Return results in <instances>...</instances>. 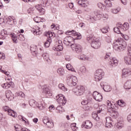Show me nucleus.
Wrapping results in <instances>:
<instances>
[{"label":"nucleus","mask_w":131,"mask_h":131,"mask_svg":"<svg viewBox=\"0 0 131 131\" xmlns=\"http://www.w3.org/2000/svg\"><path fill=\"white\" fill-rule=\"evenodd\" d=\"M30 51L31 53H34L35 55L37 54V48L35 46H32L30 47Z\"/></svg>","instance_id":"473e14b6"},{"label":"nucleus","mask_w":131,"mask_h":131,"mask_svg":"<svg viewBox=\"0 0 131 131\" xmlns=\"http://www.w3.org/2000/svg\"><path fill=\"white\" fill-rule=\"evenodd\" d=\"M30 106L33 107V108H36L37 106H38V102L35 101L33 99H31L29 101Z\"/></svg>","instance_id":"a878e982"},{"label":"nucleus","mask_w":131,"mask_h":131,"mask_svg":"<svg viewBox=\"0 0 131 131\" xmlns=\"http://www.w3.org/2000/svg\"><path fill=\"white\" fill-rule=\"evenodd\" d=\"M103 112V110H100L97 111V113H93L92 115V117L93 119H95L96 121H99L100 120V117H99L98 114Z\"/></svg>","instance_id":"412c9836"},{"label":"nucleus","mask_w":131,"mask_h":131,"mask_svg":"<svg viewBox=\"0 0 131 131\" xmlns=\"http://www.w3.org/2000/svg\"><path fill=\"white\" fill-rule=\"evenodd\" d=\"M91 102V100L88 99L87 100H84L83 101V105H84L83 108L85 111H89L90 110V106L86 105V104H89Z\"/></svg>","instance_id":"b1692460"},{"label":"nucleus","mask_w":131,"mask_h":131,"mask_svg":"<svg viewBox=\"0 0 131 131\" xmlns=\"http://www.w3.org/2000/svg\"><path fill=\"white\" fill-rule=\"evenodd\" d=\"M98 7L99 8V9H102V10L106 9V6L104 5V4H102L101 3L98 4Z\"/></svg>","instance_id":"3c124183"},{"label":"nucleus","mask_w":131,"mask_h":131,"mask_svg":"<svg viewBox=\"0 0 131 131\" xmlns=\"http://www.w3.org/2000/svg\"><path fill=\"white\" fill-rule=\"evenodd\" d=\"M94 15H92L90 17V20L92 23H94L97 20H100V19H102L104 20H108V16L106 13L100 14V11H95Z\"/></svg>","instance_id":"f03ea898"},{"label":"nucleus","mask_w":131,"mask_h":131,"mask_svg":"<svg viewBox=\"0 0 131 131\" xmlns=\"http://www.w3.org/2000/svg\"><path fill=\"white\" fill-rule=\"evenodd\" d=\"M6 96L8 101H12L14 99V95L12 92L10 90H8L6 92Z\"/></svg>","instance_id":"a211bd4d"},{"label":"nucleus","mask_w":131,"mask_h":131,"mask_svg":"<svg viewBox=\"0 0 131 131\" xmlns=\"http://www.w3.org/2000/svg\"><path fill=\"white\" fill-rule=\"evenodd\" d=\"M49 121L50 120L49 119V118H48V117H45L43 118V122L45 124H47Z\"/></svg>","instance_id":"bf43d9fd"},{"label":"nucleus","mask_w":131,"mask_h":131,"mask_svg":"<svg viewBox=\"0 0 131 131\" xmlns=\"http://www.w3.org/2000/svg\"><path fill=\"white\" fill-rule=\"evenodd\" d=\"M128 52L129 53V55H131V44L128 45Z\"/></svg>","instance_id":"774afa93"},{"label":"nucleus","mask_w":131,"mask_h":131,"mask_svg":"<svg viewBox=\"0 0 131 131\" xmlns=\"http://www.w3.org/2000/svg\"><path fill=\"white\" fill-rule=\"evenodd\" d=\"M15 130L16 131H19L20 129H21V126L20 125H16L14 126Z\"/></svg>","instance_id":"0e129e2a"},{"label":"nucleus","mask_w":131,"mask_h":131,"mask_svg":"<svg viewBox=\"0 0 131 131\" xmlns=\"http://www.w3.org/2000/svg\"><path fill=\"white\" fill-rule=\"evenodd\" d=\"M34 21H35L36 23H39V22H40V18L38 17H34Z\"/></svg>","instance_id":"e2e57ef3"},{"label":"nucleus","mask_w":131,"mask_h":131,"mask_svg":"<svg viewBox=\"0 0 131 131\" xmlns=\"http://www.w3.org/2000/svg\"><path fill=\"white\" fill-rule=\"evenodd\" d=\"M112 13L113 14H117L120 12V8L118 7L117 8H114L112 9L111 10Z\"/></svg>","instance_id":"c03bdc74"},{"label":"nucleus","mask_w":131,"mask_h":131,"mask_svg":"<svg viewBox=\"0 0 131 131\" xmlns=\"http://www.w3.org/2000/svg\"><path fill=\"white\" fill-rule=\"evenodd\" d=\"M100 30L102 33H107L108 32V29L106 27H103Z\"/></svg>","instance_id":"5fc2aeb1"},{"label":"nucleus","mask_w":131,"mask_h":131,"mask_svg":"<svg viewBox=\"0 0 131 131\" xmlns=\"http://www.w3.org/2000/svg\"><path fill=\"white\" fill-rule=\"evenodd\" d=\"M126 42L123 41L121 38H119L116 40L113 45V49L115 51L120 52L123 51L126 48Z\"/></svg>","instance_id":"f257e3e1"},{"label":"nucleus","mask_w":131,"mask_h":131,"mask_svg":"<svg viewBox=\"0 0 131 131\" xmlns=\"http://www.w3.org/2000/svg\"><path fill=\"white\" fill-rule=\"evenodd\" d=\"M115 127L118 129H121L124 127V122L123 121H119L115 124Z\"/></svg>","instance_id":"aec40b11"},{"label":"nucleus","mask_w":131,"mask_h":131,"mask_svg":"<svg viewBox=\"0 0 131 131\" xmlns=\"http://www.w3.org/2000/svg\"><path fill=\"white\" fill-rule=\"evenodd\" d=\"M121 36H122V37H123V38H124V39H125V40H128V36L121 33Z\"/></svg>","instance_id":"052dcab7"},{"label":"nucleus","mask_w":131,"mask_h":131,"mask_svg":"<svg viewBox=\"0 0 131 131\" xmlns=\"http://www.w3.org/2000/svg\"><path fill=\"white\" fill-rule=\"evenodd\" d=\"M118 23H117L116 25L117 27L114 28V31L116 33H118V34H119V33L120 34L121 33V32H120L121 30H120V27H118Z\"/></svg>","instance_id":"4c0bfd02"},{"label":"nucleus","mask_w":131,"mask_h":131,"mask_svg":"<svg viewBox=\"0 0 131 131\" xmlns=\"http://www.w3.org/2000/svg\"><path fill=\"white\" fill-rule=\"evenodd\" d=\"M100 85L102 88L104 92H111L112 88L108 83L106 82H101L100 83Z\"/></svg>","instance_id":"1a4fd4ad"},{"label":"nucleus","mask_w":131,"mask_h":131,"mask_svg":"<svg viewBox=\"0 0 131 131\" xmlns=\"http://www.w3.org/2000/svg\"><path fill=\"white\" fill-rule=\"evenodd\" d=\"M110 1H114V0H105L104 3L107 8H111L112 7V4Z\"/></svg>","instance_id":"37998d69"},{"label":"nucleus","mask_w":131,"mask_h":131,"mask_svg":"<svg viewBox=\"0 0 131 131\" xmlns=\"http://www.w3.org/2000/svg\"><path fill=\"white\" fill-rule=\"evenodd\" d=\"M5 84L6 89L8 90V89H10V88H11V86L14 84V83L13 82H10L5 83Z\"/></svg>","instance_id":"09e8293b"},{"label":"nucleus","mask_w":131,"mask_h":131,"mask_svg":"<svg viewBox=\"0 0 131 131\" xmlns=\"http://www.w3.org/2000/svg\"><path fill=\"white\" fill-rule=\"evenodd\" d=\"M131 75V68H127L122 70V75L129 76Z\"/></svg>","instance_id":"6ab92c4d"},{"label":"nucleus","mask_w":131,"mask_h":131,"mask_svg":"<svg viewBox=\"0 0 131 131\" xmlns=\"http://www.w3.org/2000/svg\"><path fill=\"white\" fill-rule=\"evenodd\" d=\"M11 37L13 42L14 43H17V36H16V34H11Z\"/></svg>","instance_id":"8fccbe9b"},{"label":"nucleus","mask_w":131,"mask_h":131,"mask_svg":"<svg viewBox=\"0 0 131 131\" xmlns=\"http://www.w3.org/2000/svg\"><path fill=\"white\" fill-rule=\"evenodd\" d=\"M72 41H73V38L70 36H67L63 40V43H64L66 46H69Z\"/></svg>","instance_id":"f3484780"},{"label":"nucleus","mask_w":131,"mask_h":131,"mask_svg":"<svg viewBox=\"0 0 131 131\" xmlns=\"http://www.w3.org/2000/svg\"><path fill=\"white\" fill-rule=\"evenodd\" d=\"M119 116V114L117 111H113L112 113L111 114V116L114 117V118H117Z\"/></svg>","instance_id":"a19ab883"},{"label":"nucleus","mask_w":131,"mask_h":131,"mask_svg":"<svg viewBox=\"0 0 131 131\" xmlns=\"http://www.w3.org/2000/svg\"><path fill=\"white\" fill-rule=\"evenodd\" d=\"M51 42H52V38H48L47 41L45 42V47L49 48L50 47V45H51Z\"/></svg>","instance_id":"58836bf2"},{"label":"nucleus","mask_w":131,"mask_h":131,"mask_svg":"<svg viewBox=\"0 0 131 131\" xmlns=\"http://www.w3.org/2000/svg\"><path fill=\"white\" fill-rule=\"evenodd\" d=\"M46 125L48 128H52V127H54V122L49 120Z\"/></svg>","instance_id":"e433bc0d"},{"label":"nucleus","mask_w":131,"mask_h":131,"mask_svg":"<svg viewBox=\"0 0 131 131\" xmlns=\"http://www.w3.org/2000/svg\"><path fill=\"white\" fill-rule=\"evenodd\" d=\"M108 63L110 67H115L118 65V60L115 57H113L110 59Z\"/></svg>","instance_id":"ddd939ff"},{"label":"nucleus","mask_w":131,"mask_h":131,"mask_svg":"<svg viewBox=\"0 0 131 131\" xmlns=\"http://www.w3.org/2000/svg\"><path fill=\"white\" fill-rule=\"evenodd\" d=\"M83 125L85 128H91L93 127V123H92V122L88 120L85 121Z\"/></svg>","instance_id":"cd10ccee"},{"label":"nucleus","mask_w":131,"mask_h":131,"mask_svg":"<svg viewBox=\"0 0 131 131\" xmlns=\"http://www.w3.org/2000/svg\"><path fill=\"white\" fill-rule=\"evenodd\" d=\"M87 40L91 44L92 48L93 49H98L101 47V42L97 39H94V37L88 36Z\"/></svg>","instance_id":"7ed1b4c3"},{"label":"nucleus","mask_w":131,"mask_h":131,"mask_svg":"<svg viewBox=\"0 0 131 131\" xmlns=\"http://www.w3.org/2000/svg\"><path fill=\"white\" fill-rule=\"evenodd\" d=\"M47 35L49 37V38H52L51 37H55L56 36V34L52 32H48Z\"/></svg>","instance_id":"a18cd8bd"},{"label":"nucleus","mask_w":131,"mask_h":131,"mask_svg":"<svg viewBox=\"0 0 131 131\" xmlns=\"http://www.w3.org/2000/svg\"><path fill=\"white\" fill-rule=\"evenodd\" d=\"M71 48L73 51H75L77 54H81V53H82V48L79 44H72L71 45Z\"/></svg>","instance_id":"0eeeda50"},{"label":"nucleus","mask_w":131,"mask_h":131,"mask_svg":"<svg viewBox=\"0 0 131 131\" xmlns=\"http://www.w3.org/2000/svg\"><path fill=\"white\" fill-rule=\"evenodd\" d=\"M38 103V106H37L39 110H43L45 108H46V104L43 102H40Z\"/></svg>","instance_id":"c9c22d12"},{"label":"nucleus","mask_w":131,"mask_h":131,"mask_svg":"<svg viewBox=\"0 0 131 131\" xmlns=\"http://www.w3.org/2000/svg\"><path fill=\"white\" fill-rule=\"evenodd\" d=\"M82 7L84 8H86L89 6V2L88 1H84L82 2Z\"/></svg>","instance_id":"6e6d98bb"},{"label":"nucleus","mask_w":131,"mask_h":131,"mask_svg":"<svg viewBox=\"0 0 131 131\" xmlns=\"http://www.w3.org/2000/svg\"><path fill=\"white\" fill-rule=\"evenodd\" d=\"M56 51H62L63 50V46L62 45H58L56 48H55Z\"/></svg>","instance_id":"13d9d810"},{"label":"nucleus","mask_w":131,"mask_h":131,"mask_svg":"<svg viewBox=\"0 0 131 131\" xmlns=\"http://www.w3.org/2000/svg\"><path fill=\"white\" fill-rule=\"evenodd\" d=\"M118 26L120 27L121 31H126L129 28V25L127 23H125L123 25L120 23H118Z\"/></svg>","instance_id":"9b49d317"},{"label":"nucleus","mask_w":131,"mask_h":131,"mask_svg":"<svg viewBox=\"0 0 131 131\" xmlns=\"http://www.w3.org/2000/svg\"><path fill=\"white\" fill-rule=\"evenodd\" d=\"M66 68H67L68 70L70 71H72V72H76L73 67L71 65V64L69 63L66 65Z\"/></svg>","instance_id":"72a5a7b5"},{"label":"nucleus","mask_w":131,"mask_h":131,"mask_svg":"<svg viewBox=\"0 0 131 131\" xmlns=\"http://www.w3.org/2000/svg\"><path fill=\"white\" fill-rule=\"evenodd\" d=\"M82 60H84V61H85V60L89 61L90 60V57H88L86 55H83Z\"/></svg>","instance_id":"338daca9"},{"label":"nucleus","mask_w":131,"mask_h":131,"mask_svg":"<svg viewBox=\"0 0 131 131\" xmlns=\"http://www.w3.org/2000/svg\"><path fill=\"white\" fill-rule=\"evenodd\" d=\"M118 104L121 107H123L124 106V102L123 100H119L118 101Z\"/></svg>","instance_id":"4d7b16f0"},{"label":"nucleus","mask_w":131,"mask_h":131,"mask_svg":"<svg viewBox=\"0 0 131 131\" xmlns=\"http://www.w3.org/2000/svg\"><path fill=\"white\" fill-rule=\"evenodd\" d=\"M68 78H70V80H67V83L70 86H74L76 85V82H77V78L76 77L71 75H68Z\"/></svg>","instance_id":"39448f33"},{"label":"nucleus","mask_w":131,"mask_h":131,"mask_svg":"<svg viewBox=\"0 0 131 131\" xmlns=\"http://www.w3.org/2000/svg\"><path fill=\"white\" fill-rule=\"evenodd\" d=\"M50 112H53L55 110V106L53 105H51L49 107Z\"/></svg>","instance_id":"69168bd1"},{"label":"nucleus","mask_w":131,"mask_h":131,"mask_svg":"<svg viewBox=\"0 0 131 131\" xmlns=\"http://www.w3.org/2000/svg\"><path fill=\"white\" fill-rule=\"evenodd\" d=\"M42 6L41 4H38L35 6V8L37 11H38L39 13L41 15H45V13H46V10L42 8Z\"/></svg>","instance_id":"4468645a"},{"label":"nucleus","mask_w":131,"mask_h":131,"mask_svg":"<svg viewBox=\"0 0 131 131\" xmlns=\"http://www.w3.org/2000/svg\"><path fill=\"white\" fill-rule=\"evenodd\" d=\"M73 92L76 96H81L82 95V86H78L77 88H74Z\"/></svg>","instance_id":"f8f14e48"},{"label":"nucleus","mask_w":131,"mask_h":131,"mask_svg":"<svg viewBox=\"0 0 131 131\" xmlns=\"http://www.w3.org/2000/svg\"><path fill=\"white\" fill-rule=\"evenodd\" d=\"M124 61L126 65H131V54L128 56H125Z\"/></svg>","instance_id":"bb28decb"},{"label":"nucleus","mask_w":131,"mask_h":131,"mask_svg":"<svg viewBox=\"0 0 131 131\" xmlns=\"http://www.w3.org/2000/svg\"><path fill=\"white\" fill-rule=\"evenodd\" d=\"M42 57L47 62H49L50 61V55H49V53H45L42 54Z\"/></svg>","instance_id":"f704fd0d"},{"label":"nucleus","mask_w":131,"mask_h":131,"mask_svg":"<svg viewBox=\"0 0 131 131\" xmlns=\"http://www.w3.org/2000/svg\"><path fill=\"white\" fill-rule=\"evenodd\" d=\"M104 73L103 70H97L94 75V79L95 81H100L103 78V76L104 75Z\"/></svg>","instance_id":"20e7f679"},{"label":"nucleus","mask_w":131,"mask_h":131,"mask_svg":"<svg viewBox=\"0 0 131 131\" xmlns=\"http://www.w3.org/2000/svg\"><path fill=\"white\" fill-rule=\"evenodd\" d=\"M112 58L113 57H111V53H106L104 56V61H108V62H110V59H112Z\"/></svg>","instance_id":"7c9ffc66"},{"label":"nucleus","mask_w":131,"mask_h":131,"mask_svg":"<svg viewBox=\"0 0 131 131\" xmlns=\"http://www.w3.org/2000/svg\"><path fill=\"white\" fill-rule=\"evenodd\" d=\"M93 97L94 100H96V101H97L98 102H101L102 100H103V96H102V94L99 93L97 91L93 92Z\"/></svg>","instance_id":"9d476101"},{"label":"nucleus","mask_w":131,"mask_h":131,"mask_svg":"<svg viewBox=\"0 0 131 131\" xmlns=\"http://www.w3.org/2000/svg\"><path fill=\"white\" fill-rule=\"evenodd\" d=\"M71 128L73 131H76L78 127L76 126V123H73L71 124Z\"/></svg>","instance_id":"ea45409f"},{"label":"nucleus","mask_w":131,"mask_h":131,"mask_svg":"<svg viewBox=\"0 0 131 131\" xmlns=\"http://www.w3.org/2000/svg\"><path fill=\"white\" fill-rule=\"evenodd\" d=\"M105 126L106 127H111L113 125V120L111 117H107L105 118Z\"/></svg>","instance_id":"2eb2a0df"},{"label":"nucleus","mask_w":131,"mask_h":131,"mask_svg":"<svg viewBox=\"0 0 131 131\" xmlns=\"http://www.w3.org/2000/svg\"><path fill=\"white\" fill-rule=\"evenodd\" d=\"M40 28L39 27L36 26L35 27V28L33 29L32 31L34 35H39V34H41V31H40Z\"/></svg>","instance_id":"4be33fe9"},{"label":"nucleus","mask_w":131,"mask_h":131,"mask_svg":"<svg viewBox=\"0 0 131 131\" xmlns=\"http://www.w3.org/2000/svg\"><path fill=\"white\" fill-rule=\"evenodd\" d=\"M56 110H58L59 113H63V112H65V110H64V108L61 106H58L56 107Z\"/></svg>","instance_id":"49530a36"},{"label":"nucleus","mask_w":131,"mask_h":131,"mask_svg":"<svg viewBox=\"0 0 131 131\" xmlns=\"http://www.w3.org/2000/svg\"><path fill=\"white\" fill-rule=\"evenodd\" d=\"M57 73L59 75H60V76H62L64 75L65 72L64 71V69L62 68H59L57 70Z\"/></svg>","instance_id":"79ce46f5"},{"label":"nucleus","mask_w":131,"mask_h":131,"mask_svg":"<svg viewBox=\"0 0 131 131\" xmlns=\"http://www.w3.org/2000/svg\"><path fill=\"white\" fill-rule=\"evenodd\" d=\"M124 89L126 90H130L131 89V80L127 81L124 86Z\"/></svg>","instance_id":"2f4dec72"},{"label":"nucleus","mask_w":131,"mask_h":131,"mask_svg":"<svg viewBox=\"0 0 131 131\" xmlns=\"http://www.w3.org/2000/svg\"><path fill=\"white\" fill-rule=\"evenodd\" d=\"M52 4L51 0H41V3L42 7H47V6H50Z\"/></svg>","instance_id":"393cba45"},{"label":"nucleus","mask_w":131,"mask_h":131,"mask_svg":"<svg viewBox=\"0 0 131 131\" xmlns=\"http://www.w3.org/2000/svg\"><path fill=\"white\" fill-rule=\"evenodd\" d=\"M16 95L18 97H21V98H25V94L22 92L16 93Z\"/></svg>","instance_id":"603ef678"},{"label":"nucleus","mask_w":131,"mask_h":131,"mask_svg":"<svg viewBox=\"0 0 131 131\" xmlns=\"http://www.w3.org/2000/svg\"><path fill=\"white\" fill-rule=\"evenodd\" d=\"M106 103L107 105V107L108 109H113V105L111 103V101L107 100Z\"/></svg>","instance_id":"de8ad7c7"},{"label":"nucleus","mask_w":131,"mask_h":131,"mask_svg":"<svg viewBox=\"0 0 131 131\" xmlns=\"http://www.w3.org/2000/svg\"><path fill=\"white\" fill-rule=\"evenodd\" d=\"M58 88L59 89H60V90L63 91V92H69V90L68 88L65 86V85H64V84H59L58 85Z\"/></svg>","instance_id":"c756f323"},{"label":"nucleus","mask_w":131,"mask_h":131,"mask_svg":"<svg viewBox=\"0 0 131 131\" xmlns=\"http://www.w3.org/2000/svg\"><path fill=\"white\" fill-rule=\"evenodd\" d=\"M43 94L45 95V97H47V98H49V97H51L52 95H53L51 90L48 88L43 89Z\"/></svg>","instance_id":"dca6fc26"},{"label":"nucleus","mask_w":131,"mask_h":131,"mask_svg":"<svg viewBox=\"0 0 131 131\" xmlns=\"http://www.w3.org/2000/svg\"><path fill=\"white\" fill-rule=\"evenodd\" d=\"M16 21H15V19L12 18V17L10 16L7 18V24H9V25H14L15 24V23Z\"/></svg>","instance_id":"c85d7f7f"},{"label":"nucleus","mask_w":131,"mask_h":131,"mask_svg":"<svg viewBox=\"0 0 131 131\" xmlns=\"http://www.w3.org/2000/svg\"><path fill=\"white\" fill-rule=\"evenodd\" d=\"M33 11H34V7H30L28 9V14H30V15H31L32 13H33Z\"/></svg>","instance_id":"864d4df0"},{"label":"nucleus","mask_w":131,"mask_h":131,"mask_svg":"<svg viewBox=\"0 0 131 131\" xmlns=\"http://www.w3.org/2000/svg\"><path fill=\"white\" fill-rule=\"evenodd\" d=\"M56 100L58 104L62 105V106H64V105L67 103L66 98H65L62 94H58L56 97Z\"/></svg>","instance_id":"423d86ee"},{"label":"nucleus","mask_w":131,"mask_h":131,"mask_svg":"<svg viewBox=\"0 0 131 131\" xmlns=\"http://www.w3.org/2000/svg\"><path fill=\"white\" fill-rule=\"evenodd\" d=\"M3 111H5L6 112H8V115L12 116V117H16V112L10 109V108L8 106H4L3 107Z\"/></svg>","instance_id":"6e6552de"},{"label":"nucleus","mask_w":131,"mask_h":131,"mask_svg":"<svg viewBox=\"0 0 131 131\" xmlns=\"http://www.w3.org/2000/svg\"><path fill=\"white\" fill-rule=\"evenodd\" d=\"M68 33H71V34H72V35H74V36H77L76 37V39H81V35L80 33H77L75 31H68Z\"/></svg>","instance_id":"5701e85b"},{"label":"nucleus","mask_w":131,"mask_h":131,"mask_svg":"<svg viewBox=\"0 0 131 131\" xmlns=\"http://www.w3.org/2000/svg\"><path fill=\"white\" fill-rule=\"evenodd\" d=\"M105 40L108 43L111 42V37L110 36H105Z\"/></svg>","instance_id":"680f3d73"}]
</instances>
